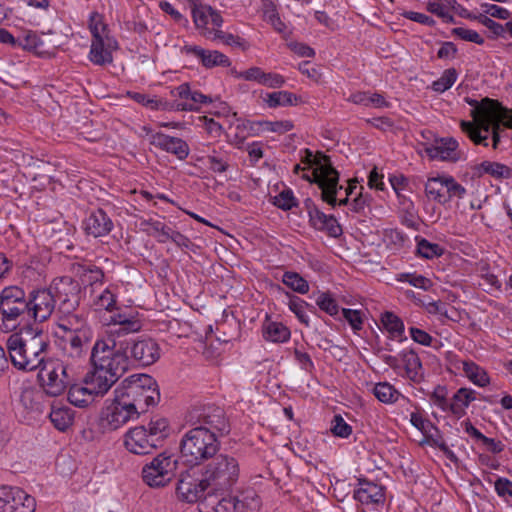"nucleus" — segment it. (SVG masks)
I'll return each mask as SVG.
<instances>
[{
  "label": "nucleus",
  "instance_id": "774afa93",
  "mask_svg": "<svg viewBox=\"0 0 512 512\" xmlns=\"http://www.w3.org/2000/svg\"><path fill=\"white\" fill-rule=\"evenodd\" d=\"M409 332H410V337L416 343L421 344L423 346H427V347H434V348L439 347L438 346L439 341L437 339L433 338L426 331L416 328V327H410Z\"/></svg>",
  "mask_w": 512,
  "mask_h": 512
},
{
  "label": "nucleus",
  "instance_id": "ea45409f",
  "mask_svg": "<svg viewBox=\"0 0 512 512\" xmlns=\"http://www.w3.org/2000/svg\"><path fill=\"white\" fill-rule=\"evenodd\" d=\"M86 357V352L63 345L61 356L56 359L63 362L70 371L77 374L78 370L85 363Z\"/></svg>",
  "mask_w": 512,
  "mask_h": 512
},
{
  "label": "nucleus",
  "instance_id": "4be33fe9",
  "mask_svg": "<svg viewBox=\"0 0 512 512\" xmlns=\"http://www.w3.org/2000/svg\"><path fill=\"white\" fill-rule=\"evenodd\" d=\"M182 53L195 57L207 69L231 65L230 59L220 51L207 50L197 45H185L182 48Z\"/></svg>",
  "mask_w": 512,
  "mask_h": 512
},
{
  "label": "nucleus",
  "instance_id": "aec40b11",
  "mask_svg": "<svg viewBox=\"0 0 512 512\" xmlns=\"http://www.w3.org/2000/svg\"><path fill=\"white\" fill-rule=\"evenodd\" d=\"M305 207L309 216V222L313 228L325 231L332 237H337L342 233L341 226L336 218L322 212L311 199L305 201Z\"/></svg>",
  "mask_w": 512,
  "mask_h": 512
},
{
  "label": "nucleus",
  "instance_id": "5fc2aeb1",
  "mask_svg": "<svg viewBox=\"0 0 512 512\" xmlns=\"http://www.w3.org/2000/svg\"><path fill=\"white\" fill-rule=\"evenodd\" d=\"M89 29L92 39L109 37L107 25L103 22V17L98 12H92L89 17Z\"/></svg>",
  "mask_w": 512,
  "mask_h": 512
},
{
  "label": "nucleus",
  "instance_id": "de8ad7c7",
  "mask_svg": "<svg viewBox=\"0 0 512 512\" xmlns=\"http://www.w3.org/2000/svg\"><path fill=\"white\" fill-rule=\"evenodd\" d=\"M206 164L215 173H223L229 167V154L224 150H213L206 157Z\"/></svg>",
  "mask_w": 512,
  "mask_h": 512
},
{
  "label": "nucleus",
  "instance_id": "37998d69",
  "mask_svg": "<svg viewBox=\"0 0 512 512\" xmlns=\"http://www.w3.org/2000/svg\"><path fill=\"white\" fill-rule=\"evenodd\" d=\"M49 417L58 430L65 431L73 424L74 411L66 406L53 407L49 413Z\"/></svg>",
  "mask_w": 512,
  "mask_h": 512
},
{
  "label": "nucleus",
  "instance_id": "4c0bfd02",
  "mask_svg": "<svg viewBox=\"0 0 512 512\" xmlns=\"http://www.w3.org/2000/svg\"><path fill=\"white\" fill-rule=\"evenodd\" d=\"M98 397L84 384L72 385L68 391L69 402L77 407H86L93 402L94 398Z\"/></svg>",
  "mask_w": 512,
  "mask_h": 512
},
{
  "label": "nucleus",
  "instance_id": "cd10ccee",
  "mask_svg": "<svg viewBox=\"0 0 512 512\" xmlns=\"http://www.w3.org/2000/svg\"><path fill=\"white\" fill-rule=\"evenodd\" d=\"M118 287L109 284L105 287L89 290V301L95 310L113 311L117 303Z\"/></svg>",
  "mask_w": 512,
  "mask_h": 512
},
{
  "label": "nucleus",
  "instance_id": "f8f14e48",
  "mask_svg": "<svg viewBox=\"0 0 512 512\" xmlns=\"http://www.w3.org/2000/svg\"><path fill=\"white\" fill-rule=\"evenodd\" d=\"M139 418L128 402L124 401L118 394H114V398L106 400L105 406L102 408L99 425L104 431H115L123 427L129 421Z\"/></svg>",
  "mask_w": 512,
  "mask_h": 512
},
{
  "label": "nucleus",
  "instance_id": "bf43d9fd",
  "mask_svg": "<svg viewBox=\"0 0 512 512\" xmlns=\"http://www.w3.org/2000/svg\"><path fill=\"white\" fill-rule=\"evenodd\" d=\"M317 306L330 316L339 319V306L336 300L328 293H321L316 299Z\"/></svg>",
  "mask_w": 512,
  "mask_h": 512
},
{
  "label": "nucleus",
  "instance_id": "6e6552de",
  "mask_svg": "<svg viewBox=\"0 0 512 512\" xmlns=\"http://www.w3.org/2000/svg\"><path fill=\"white\" fill-rule=\"evenodd\" d=\"M202 476L210 488L229 491L241 479L240 461L232 454L214 455L204 466Z\"/></svg>",
  "mask_w": 512,
  "mask_h": 512
},
{
  "label": "nucleus",
  "instance_id": "338daca9",
  "mask_svg": "<svg viewBox=\"0 0 512 512\" xmlns=\"http://www.w3.org/2000/svg\"><path fill=\"white\" fill-rule=\"evenodd\" d=\"M494 489L497 496L506 503L512 501V481L506 477H497L494 482Z\"/></svg>",
  "mask_w": 512,
  "mask_h": 512
},
{
  "label": "nucleus",
  "instance_id": "3c124183",
  "mask_svg": "<svg viewBox=\"0 0 512 512\" xmlns=\"http://www.w3.org/2000/svg\"><path fill=\"white\" fill-rule=\"evenodd\" d=\"M417 253L425 259H434L444 253V249L437 243H432L424 238L417 239Z\"/></svg>",
  "mask_w": 512,
  "mask_h": 512
},
{
  "label": "nucleus",
  "instance_id": "0e129e2a",
  "mask_svg": "<svg viewBox=\"0 0 512 512\" xmlns=\"http://www.w3.org/2000/svg\"><path fill=\"white\" fill-rule=\"evenodd\" d=\"M208 33V39L213 41H221L223 44L229 45V46H237L240 47L243 45V39L233 35L232 33L224 32L220 30V28H216L214 32H207Z\"/></svg>",
  "mask_w": 512,
  "mask_h": 512
},
{
  "label": "nucleus",
  "instance_id": "7ed1b4c3",
  "mask_svg": "<svg viewBox=\"0 0 512 512\" xmlns=\"http://www.w3.org/2000/svg\"><path fill=\"white\" fill-rule=\"evenodd\" d=\"M77 284L69 276L55 279L49 287L34 288L28 293L27 319L35 323L47 321L55 311L56 302H61L60 309L69 303L74 307L78 304L76 296Z\"/></svg>",
  "mask_w": 512,
  "mask_h": 512
},
{
  "label": "nucleus",
  "instance_id": "e433bc0d",
  "mask_svg": "<svg viewBox=\"0 0 512 512\" xmlns=\"http://www.w3.org/2000/svg\"><path fill=\"white\" fill-rule=\"evenodd\" d=\"M461 367L464 375L474 385L478 387H486L490 384V377L486 370L471 360H462Z\"/></svg>",
  "mask_w": 512,
  "mask_h": 512
},
{
  "label": "nucleus",
  "instance_id": "49530a36",
  "mask_svg": "<svg viewBox=\"0 0 512 512\" xmlns=\"http://www.w3.org/2000/svg\"><path fill=\"white\" fill-rule=\"evenodd\" d=\"M43 41L37 32L32 30L23 31L22 35L17 38V47L36 53L41 52Z\"/></svg>",
  "mask_w": 512,
  "mask_h": 512
},
{
  "label": "nucleus",
  "instance_id": "13d9d810",
  "mask_svg": "<svg viewBox=\"0 0 512 512\" xmlns=\"http://www.w3.org/2000/svg\"><path fill=\"white\" fill-rule=\"evenodd\" d=\"M330 431L334 436L346 439L352 434L353 429L341 415L337 414L331 421Z\"/></svg>",
  "mask_w": 512,
  "mask_h": 512
},
{
  "label": "nucleus",
  "instance_id": "dca6fc26",
  "mask_svg": "<svg viewBox=\"0 0 512 512\" xmlns=\"http://www.w3.org/2000/svg\"><path fill=\"white\" fill-rule=\"evenodd\" d=\"M127 345V352L130 351L132 360L140 366H150L157 362L161 356V348L159 344L152 338H139L131 344L120 341Z\"/></svg>",
  "mask_w": 512,
  "mask_h": 512
},
{
  "label": "nucleus",
  "instance_id": "a19ab883",
  "mask_svg": "<svg viewBox=\"0 0 512 512\" xmlns=\"http://www.w3.org/2000/svg\"><path fill=\"white\" fill-rule=\"evenodd\" d=\"M372 393L378 401L384 404H393L400 398L407 402L409 401L393 385L388 382H379L375 384L372 389Z\"/></svg>",
  "mask_w": 512,
  "mask_h": 512
},
{
  "label": "nucleus",
  "instance_id": "864d4df0",
  "mask_svg": "<svg viewBox=\"0 0 512 512\" xmlns=\"http://www.w3.org/2000/svg\"><path fill=\"white\" fill-rule=\"evenodd\" d=\"M128 96L135 102L152 110H168V102H162L147 94L139 92H128Z\"/></svg>",
  "mask_w": 512,
  "mask_h": 512
},
{
  "label": "nucleus",
  "instance_id": "e2e57ef3",
  "mask_svg": "<svg viewBox=\"0 0 512 512\" xmlns=\"http://www.w3.org/2000/svg\"><path fill=\"white\" fill-rule=\"evenodd\" d=\"M397 280L400 282H407L410 285L425 291L432 287L430 279L415 273H402L398 276Z\"/></svg>",
  "mask_w": 512,
  "mask_h": 512
},
{
  "label": "nucleus",
  "instance_id": "6ab92c4d",
  "mask_svg": "<svg viewBox=\"0 0 512 512\" xmlns=\"http://www.w3.org/2000/svg\"><path fill=\"white\" fill-rule=\"evenodd\" d=\"M193 22L200 34L208 39L207 32H214L223 24V18L219 11L210 5L203 4L191 10Z\"/></svg>",
  "mask_w": 512,
  "mask_h": 512
},
{
  "label": "nucleus",
  "instance_id": "69168bd1",
  "mask_svg": "<svg viewBox=\"0 0 512 512\" xmlns=\"http://www.w3.org/2000/svg\"><path fill=\"white\" fill-rule=\"evenodd\" d=\"M480 7L483 12L482 14L487 15L490 18L509 20L512 16V12L497 4L482 3Z\"/></svg>",
  "mask_w": 512,
  "mask_h": 512
},
{
  "label": "nucleus",
  "instance_id": "412c9836",
  "mask_svg": "<svg viewBox=\"0 0 512 512\" xmlns=\"http://www.w3.org/2000/svg\"><path fill=\"white\" fill-rule=\"evenodd\" d=\"M147 134L149 135L150 144L174 154L178 159L183 160L189 155V146L183 139L161 132L152 133L150 130H148Z\"/></svg>",
  "mask_w": 512,
  "mask_h": 512
},
{
  "label": "nucleus",
  "instance_id": "680f3d73",
  "mask_svg": "<svg viewBox=\"0 0 512 512\" xmlns=\"http://www.w3.org/2000/svg\"><path fill=\"white\" fill-rule=\"evenodd\" d=\"M308 304L299 297H291L289 299L288 307L291 312L295 314L297 319L306 326H309L310 318L306 313V306Z\"/></svg>",
  "mask_w": 512,
  "mask_h": 512
},
{
  "label": "nucleus",
  "instance_id": "72a5a7b5",
  "mask_svg": "<svg viewBox=\"0 0 512 512\" xmlns=\"http://www.w3.org/2000/svg\"><path fill=\"white\" fill-rule=\"evenodd\" d=\"M473 173L478 177L489 175L496 179H507L512 176L511 169L508 166L493 161H483L476 164L473 167Z\"/></svg>",
  "mask_w": 512,
  "mask_h": 512
},
{
  "label": "nucleus",
  "instance_id": "9d476101",
  "mask_svg": "<svg viewBox=\"0 0 512 512\" xmlns=\"http://www.w3.org/2000/svg\"><path fill=\"white\" fill-rule=\"evenodd\" d=\"M39 376L44 392L49 396L55 397L65 391L76 374L70 371L63 362L47 357L40 366Z\"/></svg>",
  "mask_w": 512,
  "mask_h": 512
},
{
  "label": "nucleus",
  "instance_id": "0eeeda50",
  "mask_svg": "<svg viewBox=\"0 0 512 512\" xmlns=\"http://www.w3.org/2000/svg\"><path fill=\"white\" fill-rule=\"evenodd\" d=\"M140 416L160 399L156 381L147 374H134L124 379L114 390Z\"/></svg>",
  "mask_w": 512,
  "mask_h": 512
},
{
  "label": "nucleus",
  "instance_id": "f3484780",
  "mask_svg": "<svg viewBox=\"0 0 512 512\" xmlns=\"http://www.w3.org/2000/svg\"><path fill=\"white\" fill-rule=\"evenodd\" d=\"M354 498L361 504L378 510L385 503V488L367 479H359Z\"/></svg>",
  "mask_w": 512,
  "mask_h": 512
},
{
  "label": "nucleus",
  "instance_id": "f03ea898",
  "mask_svg": "<svg viewBox=\"0 0 512 512\" xmlns=\"http://www.w3.org/2000/svg\"><path fill=\"white\" fill-rule=\"evenodd\" d=\"M203 425L188 430L180 441L181 459L188 465H199L211 459L220 448L216 432H228V425L220 408L200 415Z\"/></svg>",
  "mask_w": 512,
  "mask_h": 512
},
{
  "label": "nucleus",
  "instance_id": "2f4dec72",
  "mask_svg": "<svg viewBox=\"0 0 512 512\" xmlns=\"http://www.w3.org/2000/svg\"><path fill=\"white\" fill-rule=\"evenodd\" d=\"M262 334L266 341L285 343L291 337L290 329L283 323L272 321L268 316L262 324Z\"/></svg>",
  "mask_w": 512,
  "mask_h": 512
},
{
  "label": "nucleus",
  "instance_id": "603ef678",
  "mask_svg": "<svg viewBox=\"0 0 512 512\" xmlns=\"http://www.w3.org/2000/svg\"><path fill=\"white\" fill-rule=\"evenodd\" d=\"M457 78L458 72L455 68L446 69L441 77L432 83L431 88L437 93H443L454 85Z\"/></svg>",
  "mask_w": 512,
  "mask_h": 512
},
{
  "label": "nucleus",
  "instance_id": "c85d7f7f",
  "mask_svg": "<svg viewBox=\"0 0 512 512\" xmlns=\"http://www.w3.org/2000/svg\"><path fill=\"white\" fill-rule=\"evenodd\" d=\"M209 487L210 486L204 482L203 476L201 480L187 477L179 481L177 494L183 501L195 503L203 497L205 490Z\"/></svg>",
  "mask_w": 512,
  "mask_h": 512
},
{
  "label": "nucleus",
  "instance_id": "393cba45",
  "mask_svg": "<svg viewBox=\"0 0 512 512\" xmlns=\"http://www.w3.org/2000/svg\"><path fill=\"white\" fill-rule=\"evenodd\" d=\"M113 227V221L102 209L91 211L83 221L85 233L95 238L108 235Z\"/></svg>",
  "mask_w": 512,
  "mask_h": 512
},
{
  "label": "nucleus",
  "instance_id": "8fccbe9b",
  "mask_svg": "<svg viewBox=\"0 0 512 512\" xmlns=\"http://www.w3.org/2000/svg\"><path fill=\"white\" fill-rule=\"evenodd\" d=\"M282 282L297 293L306 294L309 291L308 282L296 272H285L282 276Z\"/></svg>",
  "mask_w": 512,
  "mask_h": 512
},
{
  "label": "nucleus",
  "instance_id": "4468645a",
  "mask_svg": "<svg viewBox=\"0 0 512 512\" xmlns=\"http://www.w3.org/2000/svg\"><path fill=\"white\" fill-rule=\"evenodd\" d=\"M177 460L166 453L154 457L142 468V479L152 488L168 485L175 476Z\"/></svg>",
  "mask_w": 512,
  "mask_h": 512
},
{
  "label": "nucleus",
  "instance_id": "4d7b16f0",
  "mask_svg": "<svg viewBox=\"0 0 512 512\" xmlns=\"http://www.w3.org/2000/svg\"><path fill=\"white\" fill-rule=\"evenodd\" d=\"M273 204L284 211H288L296 207L298 201L291 189H284L273 198Z\"/></svg>",
  "mask_w": 512,
  "mask_h": 512
},
{
  "label": "nucleus",
  "instance_id": "f704fd0d",
  "mask_svg": "<svg viewBox=\"0 0 512 512\" xmlns=\"http://www.w3.org/2000/svg\"><path fill=\"white\" fill-rule=\"evenodd\" d=\"M383 328L389 334V338L396 341H403L406 339L405 326L400 317L395 313L386 311L382 313L380 318Z\"/></svg>",
  "mask_w": 512,
  "mask_h": 512
},
{
  "label": "nucleus",
  "instance_id": "20e7f679",
  "mask_svg": "<svg viewBox=\"0 0 512 512\" xmlns=\"http://www.w3.org/2000/svg\"><path fill=\"white\" fill-rule=\"evenodd\" d=\"M473 121H461L462 131L475 145L487 147L493 132L501 131V125L512 129V110L498 101L485 98L472 110Z\"/></svg>",
  "mask_w": 512,
  "mask_h": 512
},
{
  "label": "nucleus",
  "instance_id": "ddd939ff",
  "mask_svg": "<svg viewBox=\"0 0 512 512\" xmlns=\"http://www.w3.org/2000/svg\"><path fill=\"white\" fill-rule=\"evenodd\" d=\"M28 295L18 285H9L0 291V313L3 322L27 319Z\"/></svg>",
  "mask_w": 512,
  "mask_h": 512
},
{
  "label": "nucleus",
  "instance_id": "b1692460",
  "mask_svg": "<svg viewBox=\"0 0 512 512\" xmlns=\"http://www.w3.org/2000/svg\"><path fill=\"white\" fill-rule=\"evenodd\" d=\"M117 48L118 43L112 36L92 39L88 58L95 65L110 64L113 61L112 54Z\"/></svg>",
  "mask_w": 512,
  "mask_h": 512
},
{
  "label": "nucleus",
  "instance_id": "1a4fd4ad",
  "mask_svg": "<svg viewBox=\"0 0 512 512\" xmlns=\"http://www.w3.org/2000/svg\"><path fill=\"white\" fill-rule=\"evenodd\" d=\"M261 505L260 499L253 488L239 489L235 494H230L216 500L207 496L200 503L201 512H251Z\"/></svg>",
  "mask_w": 512,
  "mask_h": 512
},
{
  "label": "nucleus",
  "instance_id": "7c9ffc66",
  "mask_svg": "<svg viewBox=\"0 0 512 512\" xmlns=\"http://www.w3.org/2000/svg\"><path fill=\"white\" fill-rule=\"evenodd\" d=\"M476 394L471 388H459L450 399V412L457 418L463 417L469 405L476 400Z\"/></svg>",
  "mask_w": 512,
  "mask_h": 512
},
{
  "label": "nucleus",
  "instance_id": "bb28decb",
  "mask_svg": "<svg viewBox=\"0 0 512 512\" xmlns=\"http://www.w3.org/2000/svg\"><path fill=\"white\" fill-rule=\"evenodd\" d=\"M458 142L454 138H442L434 145L426 148V153L431 159L441 161L457 162L461 159V152L458 150Z\"/></svg>",
  "mask_w": 512,
  "mask_h": 512
},
{
  "label": "nucleus",
  "instance_id": "9b49d317",
  "mask_svg": "<svg viewBox=\"0 0 512 512\" xmlns=\"http://www.w3.org/2000/svg\"><path fill=\"white\" fill-rule=\"evenodd\" d=\"M426 197L442 206L453 199H461L466 194V188L449 174H437L428 177L424 185Z\"/></svg>",
  "mask_w": 512,
  "mask_h": 512
},
{
  "label": "nucleus",
  "instance_id": "423d86ee",
  "mask_svg": "<svg viewBox=\"0 0 512 512\" xmlns=\"http://www.w3.org/2000/svg\"><path fill=\"white\" fill-rule=\"evenodd\" d=\"M294 173L316 183L321 189L322 200L329 205H335L339 173L328 156L321 153L313 155L311 151L305 150L301 163L294 166Z\"/></svg>",
  "mask_w": 512,
  "mask_h": 512
},
{
  "label": "nucleus",
  "instance_id": "c03bdc74",
  "mask_svg": "<svg viewBox=\"0 0 512 512\" xmlns=\"http://www.w3.org/2000/svg\"><path fill=\"white\" fill-rule=\"evenodd\" d=\"M44 394L41 391L27 389L21 394V404L31 412L41 414L44 410Z\"/></svg>",
  "mask_w": 512,
  "mask_h": 512
},
{
  "label": "nucleus",
  "instance_id": "2eb2a0df",
  "mask_svg": "<svg viewBox=\"0 0 512 512\" xmlns=\"http://www.w3.org/2000/svg\"><path fill=\"white\" fill-rule=\"evenodd\" d=\"M36 502L34 497L18 487H0L1 512H34Z\"/></svg>",
  "mask_w": 512,
  "mask_h": 512
},
{
  "label": "nucleus",
  "instance_id": "c9c22d12",
  "mask_svg": "<svg viewBox=\"0 0 512 512\" xmlns=\"http://www.w3.org/2000/svg\"><path fill=\"white\" fill-rule=\"evenodd\" d=\"M399 356L407 378L413 382H420L422 379V363L419 356L413 350H403Z\"/></svg>",
  "mask_w": 512,
  "mask_h": 512
},
{
  "label": "nucleus",
  "instance_id": "6e6d98bb",
  "mask_svg": "<svg viewBox=\"0 0 512 512\" xmlns=\"http://www.w3.org/2000/svg\"><path fill=\"white\" fill-rule=\"evenodd\" d=\"M104 272L96 266H88L83 274V282L87 283L88 291L103 286Z\"/></svg>",
  "mask_w": 512,
  "mask_h": 512
},
{
  "label": "nucleus",
  "instance_id": "052dcab7",
  "mask_svg": "<svg viewBox=\"0 0 512 512\" xmlns=\"http://www.w3.org/2000/svg\"><path fill=\"white\" fill-rule=\"evenodd\" d=\"M342 317L348 322L354 333H358L362 330L364 315L361 310L343 308Z\"/></svg>",
  "mask_w": 512,
  "mask_h": 512
},
{
  "label": "nucleus",
  "instance_id": "a211bd4d",
  "mask_svg": "<svg viewBox=\"0 0 512 512\" xmlns=\"http://www.w3.org/2000/svg\"><path fill=\"white\" fill-rule=\"evenodd\" d=\"M70 309H75V306L71 307L69 303L63 306V309H60L61 315L56 323L58 329L61 330L63 334L93 332L88 323L86 314L79 311L71 312Z\"/></svg>",
  "mask_w": 512,
  "mask_h": 512
},
{
  "label": "nucleus",
  "instance_id": "a18cd8bd",
  "mask_svg": "<svg viewBox=\"0 0 512 512\" xmlns=\"http://www.w3.org/2000/svg\"><path fill=\"white\" fill-rule=\"evenodd\" d=\"M63 345L88 353L89 344L93 338V332L75 334H62Z\"/></svg>",
  "mask_w": 512,
  "mask_h": 512
},
{
  "label": "nucleus",
  "instance_id": "39448f33",
  "mask_svg": "<svg viewBox=\"0 0 512 512\" xmlns=\"http://www.w3.org/2000/svg\"><path fill=\"white\" fill-rule=\"evenodd\" d=\"M49 346L44 333L33 328H23L9 335L6 340L12 364L23 371L39 369L48 357Z\"/></svg>",
  "mask_w": 512,
  "mask_h": 512
},
{
  "label": "nucleus",
  "instance_id": "09e8293b",
  "mask_svg": "<svg viewBox=\"0 0 512 512\" xmlns=\"http://www.w3.org/2000/svg\"><path fill=\"white\" fill-rule=\"evenodd\" d=\"M263 18L269 23L277 32L283 33L286 29L285 24L282 22L276 5L272 1H266L263 4Z\"/></svg>",
  "mask_w": 512,
  "mask_h": 512
},
{
  "label": "nucleus",
  "instance_id": "473e14b6",
  "mask_svg": "<svg viewBox=\"0 0 512 512\" xmlns=\"http://www.w3.org/2000/svg\"><path fill=\"white\" fill-rule=\"evenodd\" d=\"M151 443L157 449L161 446L162 442L170 434V425L166 418L153 417L146 426H144Z\"/></svg>",
  "mask_w": 512,
  "mask_h": 512
},
{
  "label": "nucleus",
  "instance_id": "58836bf2",
  "mask_svg": "<svg viewBox=\"0 0 512 512\" xmlns=\"http://www.w3.org/2000/svg\"><path fill=\"white\" fill-rule=\"evenodd\" d=\"M263 101L269 108L295 106L299 103L300 99L295 94L281 90L271 93H266L263 96Z\"/></svg>",
  "mask_w": 512,
  "mask_h": 512
},
{
  "label": "nucleus",
  "instance_id": "f257e3e1",
  "mask_svg": "<svg viewBox=\"0 0 512 512\" xmlns=\"http://www.w3.org/2000/svg\"><path fill=\"white\" fill-rule=\"evenodd\" d=\"M127 345L112 338H98L90 353L91 369L84 377V384L97 396H104L129 366Z\"/></svg>",
  "mask_w": 512,
  "mask_h": 512
},
{
  "label": "nucleus",
  "instance_id": "5701e85b",
  "mask_svg": "<svg viewBox=\"0 0 512 512\" xmlns=\"http://www.w3.org/2000/svg\"><path fill=\"white\" fill-rule=\"evenodd\" d=\"M124 447L130 453L136 455H147L156 449L151 443L144 425L130 428L124 434Z\"/></svg>",
  "mask_w": 512,
  "mask_h": 512
},
{
  "label": "nucleus",
  "instance_id": "c756f323",
  "mask_svg": "<svg viewBox=\"0 0 512 512\" xmlns=\"http://www.w3.org/2000/svg\"><path fill=\"white\" fill-rule=\"evenodd\" d=\"M410 423L423 434L422 443L441 446L439 430L429 419L418 412H411Z\"/></svg>",
  "mask_w": 512,
  "mask_h": 512
},
{
  "label": "nucleus",
  "instance_id": "a878e982",
  "mask_svg": "<svg viewBox=\"0 0 512 512\" xmlns=\"http://www.w3.org/2000/svg\"><path fill=\"white\" fill-rule=\"evenodd\" d=\"M140 329L141 323L134 315L117 313L111 316L107 335L102 338H112L114 341H118L116 337L123 334L134 333Z\"/></svg>",
  "mask_w": 512,
  "mask_h": 512
},
{
  "label": "nucleus",
  "instance_id": "79ce46f5",
  "mask_svg": "<svg viewBox=\"0 0 512 512\" xmlns=\"http://www.w3.org/2000/svg\"><path fill=\"white\" fill-rule=\"evenodd\" d=\"M211 99L202 94L198 90H192L190 95V101H174L168 103V110L174 111H193L199 110L203 104L210 102Z\"/></svg>",
  "mask_w": 512,
  "mask_h": 512
}]
</instances>
